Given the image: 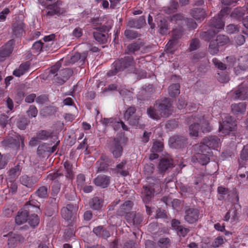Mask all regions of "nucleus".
<instances>
[{
  "label": "nucleus",
  "instance_id": "49",
  "mask_svg": "<svg viewBox=\"0 0 248 248\" xmlns=\"http://www.w3.org/2000/svg\"><path fill=\"white\" fill-rule=\"evenodd\" d=\"M245 9L243 8H236L232 12L231 16L239 19L245 15Z\"/></svg>",
  "mask_w": 248,
  "mask_h": 248
},
{
  "label": "nucleus",
  "instance_id": "29",
  "mask_svg": "<svg viewBox=\"0 0 248 248\" xmlns=\"http://www.w3.org/2000/svg\"><path fill=\"white\" fill-rule=\"evenodd\" d=\"M238 213L234 209L230 210L225 215L224 220L228 221L230 220L231 222H234L238 219Z\"/></svg>",
  "mask_w": 248,
  "mask_h": 248
},
{
  "label": "nucleus",
  "instance_id": "40",
  "mask_svg": "<svg viewBox=\"0 0 248 248\" xmlns=\"http://www.w3.org/2000/svg\"><path fill=\"white\" fill-rule=\"evenodd\" d=\"M238 66L242 70H248V54L241 56L238 59Z\"/></svg>",
  "mask_w": 248,
  "mask_h": 248
},
{
  "label": "nucleus",
  "instance_id": "14",
  "mask_svg": "<svg viewBox=\"0 0 248 248\" xmlns=\"http://www.w3.org/2000/svg\"><path fill=\"white\" fill-rule=\"evenodd\" d=\"M126 219L128 223L138 225L141 223L143 218L140 213L132 212L126 216Z\"/></svg>",
  "mask_w": 248,
  "mask_h": 248
},
{
  "label": "nucleus",
  "instance_id": "52",
  "mask_svg": "<svg viewBox=\"0 0 248 248\" xmlns=\"http://www.w3.org/2000/svg\"><path fill=\"white\" fill-rule=\"evenodd\" d=\"M33 196L32 195L31 196V198L28 202V203L26 205V208H28L29 210H30L29 206H30L32 207H34L35 209V211L37 212L38 210H39V202L35 200H34L32 199Z\"/></svg>",
  "mask_w": 248,
  "mask_h": 248
},
{
  "label": "nucleus",
  "instance_id": "27",
  "mask_svg": "<svg viewBox=\"0 0 248 248\" xmlns=\"http://www.w3.org/2000/svg\"><path fill=\"white\" fill-rule=\"evenodd\" d=\"M247 105L245 103H240L238 104H232V110L233 114L239 115L243 114L246 111Z\"/></svg>",
  "mask_w": 248,
  "mask_h": 248
},
{
  "label": "nucleus",
  "instance_id": "12",
  "mask_svg": "<svg viewBox=\"0 0 248 248\" xmlns=\"http://www.w3.org/2000/svg\"><path fill=\"white\" fill-rule=\"evenodd\" d=\"M199 214L197 209L188 208L185 211V219L189 223H193L198 220Z\"/></svg>",
  "mask_w": 248,
  "mask_h": 248
},
{
  "label": "nucleus",
  "instance_id": "21",
  "mask_svg": "<svg viewBox=\"0 0 248 248\" xmlns=\"http://www.w3.org/2000/svg\"><path fill=\"white\" fill-rule=\"evenodd\" d=\"M94 184L102 188H105L108 186L110 183V177L105 175H98L94 179Z\"/></svg>",
  "mask_w": 248,
  "mask_h": 248
},
{
  "label": "nucleus",
  "instance_id": "41",
  "mask_svg": "<svg viewBox=\"0 0 248 248\" xmlns=\"http://www.w3.org/2000/svg\"><path fill=\"white\" fill-rule=\"evenodd\" d=\"M91 207L95 210H98L101 208L102 201L97 197L93 198L89 202Z\"/></svg>",
  "mask_w": 248,
  "mask_h": 248
},
{
  "label": "nucleus",
  "instance_id": "4",
  "mask_svg": "<svg viewBox=\"0 0 248 248\" xmlns=\"http://www.w3.org/2000/svg\"><path fill=\"white\" fill-rule=\"evenodd\" d=\"M222 118L223 122L220 124L219 131L223 134L228 135L235 129L236 124L232 117L228 114H224Z\"/></svg>",
  "mask_w": 248,
  "mask_h": 248
},
{
  "label": "nucleus",
  "instance_id": "20",
  "mask_svg": "<svg viewBox=\"0 0 248 248\" xmlns=\"http://www.w3.org/2000/svg\"><path fill=\"white\" fill-rule=\"evenodd\" d=\"M145 23V19L143 16H140L138 19H129L127 23V26L130 28L140 29Z\"/></svg>",
  "mask_w": 248,
  "mask_h": 248
},
{
  "label": "nucleus",
  "instance_id": "45",
  "mask_svg": "<svg viewBox=\"0 0 248 248\" xmlns=\"http://www.w3.org/2000/svg\"><path fill=\"white\" fill-rule=\"evenodd\" d=\"M219 45L217 41L212 40L209 44V51L212 55L216 54L219 51Z\"/></svg>",
  "mask_w": 248,
  "mask_h": 248
},
{
  "label": "nucleus",
  "instance_id": "32",
  "mask_svg": "<svg viewBox=\"0 0 248 248\" xmlns=\"http://www.w3.org/2000/svg\"><path fill=\"white\" fill-rule=\"evenodd\" d=\"M28 217V212L27 210L18 212L15 218L16 223L18 225H20L26 222L27 220Z\"/></svg>",
  "mask_w": 248,
  "mask_h": 248
},
{
  "label": "nucleus",
  "instance_id": "17",
  "mask_svg": "<svg viewBox=\"0 0 248 248\" xmlns=\"http://www.w3.org/2000/svg\"><path fill=\"white\" fill-rule=\"evenodd\" d=\"M46 16H51L55 15H60L64 13V11L59 7L57 2L53 4L48 5L46 7Z\"/></svg>",
  "mask_w": 248,
  "mask_h": 248
},
{
  "label": "nucleus",
  "instance_id": "8",
  "mask_svg": "<svg viewBox=\"0 0 248 248\" xmlns=\"http://www.w3.org/2000/svg\"><path fill=\"white\" fill-rule=\"evenodd\" d=\"M78 210V206L76 205L68 204L62 209L61 215L65 220H71L76 217Z\"/></svg>",
  "mask_w": 248,
  "mask_h": 248
},
{
  "label": "nucleus",
  "instance_id": "39",
  "mask_svg": "<svg viewBox=\"0 0 248 248\" xmlns=\"http://www.w3.org/2000/svg\"><path fill=\"white\" fill-rule=\"evenodd\" d=\"M142 46L143 44L140 41L134 42L127 46L126 51L128 53H134L139 50Z\"/></svg>",
  "mask_w": 248,
  "mask_h": 248
},
{
  "label": "nucleus",
  "instance_id": "59",
  "mask_svg": "<svg viewBox=\"0 0 248 248\" xmlns=\"http://www.w3.org/2000/svg\"><path fill=\"white\" fill-rule=\"evenodd\" d=\"M245 42L244 36L242 35H237L234 38L233 43L236 46H241Z\"/></svg>",
  "mask_w": 248,
  "mask_h": 248
},
{
  "label": "nucleus",
  "instance_id": "31",
  "mask_svg": "<svg viewBox=\"0 0 248 248\" xmlns=\"http://www.w3.org/2000/svg\"><path fill=\"white\" fill-rule=\"evenodd\" d=\"M196 121L199 122V125H201V129L203 133L210 131L211 128L209 125L208 121L205 120L203 116L197 118V120Z\"/></svg>",
  "mask_w": 248,
  "mask_h": 248
},
{
  "label": "nucleus",
  "instance_id": "54",
  "mask_svg": "<svg viewBox=\"0 0 248 248\" xmlns=\"http://www.w3.org/2000/svg\"><path fill=\"white\" fill-rule=\"evenodd\" d=\"M125 36L128 39L132 40L138 37V33L136 31L126 30L124 31Z\"/></svg>",
  "mask_w": 248,
  "mask_h": 248
},
{
  "label": "nucleus",
  "instance_id": "51",
  "mask_svg": "<svg viewBox=\"0 0 248 248\" xmlns=\"http://www.w3.org/2000/svg\"><path fill=\"white\" fill-rule=\"evenodd\" d=\"M163 148V144L161 141H155L153 143L151 152L159 153L162 151Z\"/></svg>",
  "mask_w": 248,
  "mask_h": 248
},
{
  "label": "nucleus",
  "instance_id": "38",
  "mask_svg": "<svg viewBox=\"0 0 248 248\" xmlns=\"http://www.w3.org/2000/svg\"><path fill=\"white\" fill-rule=\"evenodd\" d=\"M168 92L171 97H175L180 93V85L173 84L170 85L168 88Z\"/></svg>",
  "mask_w": 248,
  "mask_h": 248
},
{
  "label": "nucleus",
  "instance_id": "19",
  "mask_svg": "<svg viewBox=\"0 0 248 248\" xmlns=\"http://www.w3.org/2000/svg\"><path fill=\"white\" fill-rule=\"evenodd\" d=\"M133 202L130 201H125L123 204H121L119 208L117 211V215L119 216H123L126 214H130L129 211L133 206Z\"/></svg>",
  "mask_w": 248,
  "mask_h": 248
},
{
  "label": "nucleus",
  "instance_id": "25",
  "mask_svg": "<svg viewBox=\"0 0 248 248\" xmlns=\"http://www.w3.org/2000/svg\"><path fill=\"white\" fill-rule=\"evenodd\" d=\"M24 238L20 235L14 234L11 235L8 240V245L10 248H14L18 243L24 241Z\"/></svg>",
  "mask_w": 248,
  "mask_h": 248
},
{
  "label": "nucleus",
  "instance_id": "3",
  "mask_svg": "<svg viewBox=\"0 0 248 248\" xmlns=\"http://www.w3.org/2000/svg\"><path fill=\"white\" fill-rule=\"evenodd\" d=\"M220 144V140L216 136H209L204 138L199 145V151L211 154V149H217Z\"/></svg>",
  "mask_w": 248,
  "mask_h": 248
},
{
  "label": "nucleus",
  "instance_id": "64",
  "mask_svg": "<svg viewBox=\"0 0 248 248\" xmlns=\"http://www.w3.org/2000/svg\"><path fill=\"white\" fill-rule=\"evenodd\" d=\"M158 26L161 31H165L168 29V25L166 19H160L159 22L158 23Z\"/></svg>",
  "mask_w": 248,
  "mask_h": 248
},
{
  "label": "nucleus",
  "instance_id": "5",
  "mask_svg": "<svg viewBox=\"0 0 248 248\" xmlns=\"http://www.w3.org/2000/svg\"><path fill=\"white\" fill-rule=\"evenodd\" d=\"M171 103L169 98H164L156 102V107L162 117H167L171 113Z\"/></svg>",
  "mask_w": 248,
  "mask_h": 248
},
{
  "label": "nucleus",
  "instance_id": "22",
  "mask_svg": "<svg viewBox=\"0 0 248 248\" xmlns=\"http://www.w3.org/2000/svg\"><path fill=\"white\" fill-rule=\"evenodd\" d=\"M169 143L175 148H181L186 143V140L181 136H173L170 138Z\"/></svg>",
  "mask_w": 248,
  "mask_h": 248
},
{
  "label": "nucleus",
  "instance_id": "63",
  "mask_svg": "<svg viewBox=\"0 0 248 248\" xmlns=\"http://www.w3.org/2000/svg\"><path fill=\"white\" fill-rule=\"evenodd\" d=\"M154 170V167L153 164L149 163L146 164L144 167V171L147 175H151Z\"/></svg>",
  "mask_w": 248,
  "mask_h": 248
},
{
  "label": "nucleus",
  "instance_id": "62",
  "mask_svg": "<svg viewBox=\"0 0 248 248\" xmlns=\"http://www.w3.org/2000/svg\"><path fill=\"white\" fill-rule=\"evenodd\" d=\"M199 46V40L197 39H193L190 43L189 49L191 51L196 50Z\"/></svg>",
  "mask_w": 248,
  "mask_h": 248
},
{
  "label": "nucleus",
  "instance_id": "1",
  "mask_svg": "<svg viewBox=\"0 0 248 248\" xmlns=\"http://www.w3.org/2000/svg\"><path fill=\"white\" fill-rule=\"evenodd\" d=\"M134 62L131 57H125L124 59L115 61L112 65V69L108 73V75L109 77L115 75L119 71L124 70L125 68H130L131 72H135L134 69Z\"/></svg>",
  "mask_w": 248,
  "mask_h": 248
},
{
  "label": "nucleus",
  "instance_id": "37",
  "mask_svg": "<svg viewBox=\"0 0 248 248\" xmlns=\"http://www.w3.org/2000/svg\"><path fill=\"white\" fill-rule=\"evenodd\" d=\"M217 33V32L215 30L211 28L207 31L202 32L200 33V37L205 41H209L212 39Z\"/></svg>",
  "mask_w": 248,
  "mask_h": 248
},
{
  "label": "nucleus",
  "instance_id": "36",
  "mask_svg": "<svg viewBox=\"0 0 248 248\" xmlns=\"http://www.w3.org/2000/svg\"><path fill=\"white\" fill-rule=\"evenodd\" d=\"M126 161L123 160L120 163L117 165L116 170L123 176H126L128 175V171L125 169Z\"/></svg>",
  "mask_w": 248,
  "mask_h": 248
},
{
  "label": "nucleus",
  "instance_id": "57",
  "mask_svg": "<svg viewBox=\"0 0 248 248\" xmlns=\"http://www.w3.org/2000/svg\"><path fill=\"white\" fill-rule=\"evenodd\" d=\"M85 177L84 174H79L77 176V182L78 187L79 188H82L85 184Z\"/></svg>",
  "mask_w": 248,
  "mask_h": 248
},
{
  "label": "nucleus",
  "instance_id": "23",
  "mask_svg": "<svg viewBox=\"0 0 248 248\" xmlns=\"http://www.w3.org/2000/svg\"><path fill=\"white\" fill-rule=\"evenodd\" d=\"M51 136V133L46 130H41L36 133V136L32 138L30 142L31 145H34L39 140H46Z\"/></svg>",
  "mask_w": 248,
  "mask_h": 248
},
{
  "label": "nucleus",
  "instance_id": "50",
  "mask_svg": "<svg viewBox=\"0 0 248 248\" xmlns=\"http://www.w3.org/2000/svg\"><path fill=\"white\" fill-rule=\"evenodd\" d=\"M214 41H217L219 46H224L229 42V39L228 36L226 35H219Z\"/></svg>",
  "mask_w": 248,
  "mask_h": 248
},
{
  "label": "nucleus",
  "instance_id": "42",
  "mask_svg": "<svg viewBox=\"0 0 248 248\" xmlns=\"http://www.w3.org/2000/svg\"><path fill=\"white\" fill-rule=\"evenodd\" d=\"M177 49V41L171 39L166 46V52L168 54H173Z\"/></svg>",
  "mask_w": 248,
  "mask_h": 248
},
{
  "label": "nucleus",
  "instance_id": "58",
  "mask_svg": "<svg viewBox=\"0 0 248 248\" xmlns=\"http://www.w3.org/2000/svg\"><path fill=\"white\" fill-rule=\"evenodd\" d=\"M184 19L185 17L182 15L176 14L171 17L170 21L174 24H179Z\"/></svg>",
  "mask_w": 248,
  "mask_h": 248
},
{
  "label": "nucleus",
  "instance_id": "13",
  "mask_svg": "<svg viewBox=\"0 0 248 248\" xmlns=\"http://www.w3.org/2000/svg\"><path fill=\"white\" fill-rule=\"evenodd\" d=\"M19 181L21 184L26 187L31 188L37 182L38 180L34 176L24 174L20 177Z\"/></svg>",
  "mask_w": 248,
  "mask_h": 248
},
{
  "label": "nucleus",
  "instance_id": "15",
  "mask_svg": "<svg viewBox=\"0 0 248 248\" xmlns=\"http://www.w3.org/2000/svg\"><path fill=\"white\" fill-rule=\"evenodd\" d=\"M211 154H207L205 152L198 153L192 156V161L193 162H198L202 165H205L209 162V156Z\"/></svg>",
  "mask_w": 248,
  "mask_h": 248
},
{
  "label": "nucleus",
  "instance_id": "11",
  "mask_svg": "<svg viewBox=\"0 0 248 248\" xmlns=\"http://www.w3.org/2000/svg\"><path fill=\"white\" fill-rule=\"evenodd\" d=\"M73 74V71L69 68L61 70L56 75L55 81L60 84H63Z\"/></svg>",
  "mask_w": 248,
  "mask_h": 248
},
{
  "label": "nucleus",
  "instance_id": "30",
  "mask_svg": "<svg viewBox=\"0 0 248 248\" xmlns=\"http://www.w3.org/2000/svg\"><path fill=\"white\" fill-rule=\"evenodd\" d=\"M47 177L49 179L54 181L55 183H61L63 179H67L65 178L61 170L51 173Z\"/></svg>",
  "mask_w": 248,
  "mask_h": 248
},
{
  "label": "nucleus",
  "instance_id": "44",
  "mask_svg": "<svg viewBox=\"0 0 248 248\" xmlns=\"http://www.w3.org/2000/svg\"><path fill=\"white\" fill-rule=\"evenodd\" d=\"M147 113L149 117L154 120H158L162 117L160 112H157L155 108L152 107L147 109Z\"/></svg>",
  "mask_w": 248,
  "mask_h": 248
},
{
  "label": "nucleus",
  "instance_id": "26",
  "mask_svg": "<svg viewBox=\"0 0 248 248\" xmlns=\"http://www.w3.org/2000/svg\"><path fill=\"white\" fill-rule=\"evenodd\" d=\"M22 167L18 163L16 166L11 168L8 171V179L11 181L16 179L20 174Z\"/></svg>",
  "mask_w": 248,
  "mask_h": 248
},
{
  "label": "nucleus",
  "instance_id": "9",
  "mask_svg": "<svg viewBox=\"0 0 248 248\" xmlns=\"http://www.w3.org/2000/svg\"><path fill=\"white\" fill-rule=\"evenodd\" d=\"M232 98L234 99L242 100L248 98V78L247 83L245 81L233 92Z\"/></svg>",
  "mask_w": 248,
  "mask_h": 248
},
{
  "label": "nucleus",
  "instance_id": "48",
  "mask_svg": "<svg viewBox=\"0 0 248 248\" xmlns=\"http://www.w3.org/2000/svg\"><path fill=\"white\" fill-rule=\"evenodd\" d=\"M158 245L161 248H168L170 245V240L169 238H160L158 242Z\"/></svg>",
  "mask_w": 248,
  "mask_h": 248
},
{
  "label": "nucleus",
  "instance_id": "60",
  "mask_svg": "<svg viewBox=\"0 0 248 248\" xmlns=\"http://www.w3.org/2000/svg\"><path fill=\"white\" fill-rule=\"evenodd\" d=\"M27 113L28 116L31 117H35L38 113V110L34 106H31L27 110Z\"/></svg>",
  "mask_w": 248,
  "mask_h": 248
},
{
  "label": "nucleus",
  "instance_id": "33",
  "mask_svg": "<svg viewBox=\"0 0 248 248\" xmlns=\"http://www.w3.org/2000/svg\"><path fill=\"white\" fill-rule=\"evenodd\" d=\"M191 14L192 16L197 20L204 19L206 15L205 11L200 8L193 9Z\"/></svg>",
  "mask_w": 248,
  "mask_h": 248
},
{
  "label": "nucleus",
  "instance_id": "2",
  "mask_svg": "<svg viewBox=\"0 0 248 248\" xmlns=\"http://www.w3.org/2000/svg\"><path fill=\"white\" fill-rule=\"evenodd\" d=\"M153 179L147 177V182L149 186H144L142 193L143 196V200L144 202H148L154 196V193H158L160 191L161 185L158 180H155V183H152Z\"/></svg>",
  "mask_w": 248,
  "mask_h": 248
},
{
  "label": "nucleus",
  "instance_id": "6",
  "mask_svg": "<svg viewBox=\"0 0 248 248\" xmlns=\"http://www.w3.org/2000/svg\"><path fill=\"white\" fill-rule=\"evenodd\" d=\"M124 119L129 124L137 126L140 122V116L136 113V108L134 106L128 107L124 113Z\"/></svg>",
  "mask_w": 248,
  "mask_h": 248
},
{
  "label": "nucleus",
  "instance_id": "18",
  "mask_svg": "<svg viewBox=\"0 0 248 248\" xmlns=\"http://www.w3.org/2000/svg\"><path fill=\"white\" fill-rule=\"evenodd\" d=\"M25 33V24L22 21L15 23L12 26L13 35L19 37Z\"/></svg>",
  "mask_w": 248,
  "mask_h": 248
},
{
  "label": "nucleus",
  "instance_id": "53",
  "mask_svg": "<svg viewBox=\"0 0 248 248\" xmlns=\"http://www.w3.org/2000/svg\"><path fill=\"white\" fill-rule=\"evenodd\" d=\"M112 126L114 128V130H118L120 127H122L124 130H128V128L127 126L124 124V123L120 121V122L117 121L115 119L114 120V122L112 124Z\"/></svg>",
  "mask_w": 248,
  "mask_h": 248
},
{
  "label": "nucleus",
  "instance_id": "35",
  "mask_svg": "<svg viewBox=\"0 0 248 248\" xmlns=\"http://www.w3.org/2000/svg\"><path fill=\"white\" fill-rule=\"evenodd\" d=\"M84 59V57H81L80 53H76L73 56L67 57L65 60L63 59L62 61H64V62H65L66 64H74L79 60H80L81 62H83Z\"/></svg>",
  "mask_w": 248,
  "mask_h": 248
},
{
  "label": "nucleus",
  "instance_id": "16",
  "mask_svg": "<svg viewBox=\"0 0 248 248\" xmlns=\"http://www.w3.org/2000/svg\"><path fill=\"white\" fill-rule=\"evenodd\" d=\"M110 162L111 160L109 159L106 155H101L100 159L96 163L97 172H99L106 170L108 166V163Z\"/></svg>",
  "mask_w": 248,
  "mask_h": 248
},
{
  "label": "nucleus",
  "instance_id": "34",
  "mask_svg": "<svg viewBox=\"0 0 248 248\" xmlns=\"http://www.w3.org/2000/svg\"><path fill=\"white\" fill-rule=\"evenodd\" d=\"M48 187L47 186H42L38 188L34 195L42 199H46L48 196Z\"/></svg>",
  "mask_w": 248,
  "mask_h": 248
},
{
  "label": "nucleus",
  "instance_id": "46",
  "mask_svg": "<svg viewBox=\"0 0 248 248\" xmlns=\"http://www.w3.org/2000/svg\"><path fill=\"white\" fill-rule=\"evenodd\" d=\"M196 123L191 124L189 126V134L190 136L193 137H197L198 136L199 130V122L196 120Z\"/></svg>",
  "mask_w": 248,
  "mask_h": 248
},
{
  "label": "nucleus",
  "instance_id": "28",
  "mask_svg": "<svg viewBox=\"0 0 248 248\" xmlns=\"http://www.w3.org/2000/svg\"><path fill=\"white\" fill-rule=\"evenodd\" d=\"M172 161L169 158H163L160 160L158 165L159 170L163 172L172 167Z\"/></svg>",
  "mask_w": 248,
  "mask_h": 248
},
{
  "label": "nucleus",
  "instance_id": "47",
  "mask_svg": "<svg viewBox=\"0 0 248 248\" xmlns=\"http://www.w3.org/2000/svg\"><path fill=\"white\" fill-rule=\"evenodd\" d=\"M93 37L97 42L101 44L105 43L107 40L106 34L99 31L94 32Z\"/></svg>",
  "mask_w": 248,
  "mask_h": 248
},
{
  "label": "nucleus",
  "instance_id": "55",
  "mask_svg": "<svg viewBox=\"0 0 248 248\" xmlns=\"http://www.w3.org/2000/svg\"><path fill=\"white\" fill-rule=\"evenodd\" d=\"M64 167L66 171V175L65 178H70L73 176V171L72 169V165L67 161L64 163Z\"/></svg>",
  "mask_w": 248,
  "mask_h": 248
},
{
  "label": "nucleus",
  "instance_id": "7",
  "mask_svg": "<svg viewBox=\"0 0 248 248\" xmlns=\"http://www.w3.org/2000/svg\"><path fill=\"white\" fill-rule=\"evenodd\" d=\"M227 9L222 10L217 17H214L211 20L210 23L211 28L215 30L217 33L224 26L223 16L227 14Z\"/></svg>",
  "mask_w": 248,
  "mask_h": 248
},
{
  "label": "nucleus",
  "instance_id": "24",
  "mask_svg": "<svg viewBox=\"0 0 248 248\" xmlns=\"http://www.w3.org/2000/svg\"><path fill=\"white\" fill-rule=\"evenodd\" d=\"M30 64L29 62L21 63L20 66L16 69L13 72V75L17 77H20L28 72L30 69Z\"/></svg>",
  "mask_w": 248,
  "mask_h": 248
},
{
  "label": "nucleus",
  "instance_id": "56",
  "mask_svg": "<svg viewBox=\"0 0 248 248\" xmlns=\"http://www.w3.org/2000/svg\"><path fill=\"white\" fill-rule=\"evenodd\" d=\"M29 223L32 227L37 226L39 222L38 216L36 214L31 215L29 218Z\"/></svg>",
  "mask_w": 248,
  "mask_h": 248
},
{
  "label": "nucleus",
  "instance_id": "61",
  "mask_svg": "<svg viewBox=\"0 0 248 248\" xmlns=\"http://www.w3.org/2000/svg\"><path fill=\"white\" fill-rule=\"evenodd\" d=\"M224 242V238L222 236H219L212 242V246L214 248H217L222 245Z\"/></svg>",
  "mask_w": 248,
  "mask_h": 248
},
{
  "label": "nucleus",
  "instance_id": "43",
  "mask_svg": "<svg viewBox=\"0 0 248 248\" xmlns=\"http://www.w3.org/2000/svg\"><path fill=\"white\" fill-rule=\"evenodd\" d=\"M49 151H50V146L47 144L44 143L38 147L37 153L40 155L44 156L47 153H49Z\"/></svg>",
  "mask_w": 248,
  "mask_h": 248
},
{
  "label": "nucleus",
  "instance_id": "10",
  "mask_svg": "<svg viewBox=\"0 0 248 248\" xmlns=\"http://www.w3.org/2000/svg\"><path fill=\"white\" fill-rule=\"evenodd\" d=\"M109 150L114 158H119L123 153V147L118 139H114L110 143Z\"/></svg>",
  "mask_w": 248,
  "mask_h": 248
}]
</instances>
